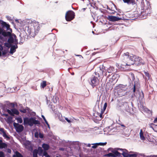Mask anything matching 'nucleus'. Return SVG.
Segmentation results:
<instances>
[{"label":"nucleus","mask_w":157,"mask_h":157,"mask_svg":"<svg viewBox=\"0 0 157 157\" xmlns=\"http://www.w3.org/2000/svg\"><path fill=\"white\" fill-rule=\"evenodd\" d=\"M43 155L45 157H50V155L48 154L47 152L46 151H44L43 153Z\"/></svg>","instance_id":"c756f323"},{"label":"nucleus","mask_w":157,"mask_h":157,"mask_svg":"<svg viewBox=\"0 0 157 157\" xmlns=\"http://www.w3.org/2000/svg\"><path fill=\"white\" fill-rule=\"evenodd\" d=\"M6 131L3 128H0V134L5 139H9L10 137L6 134Z\"/></svg>","instance_id":"9b49d317"},{"label":"nucleus","mask_w":157,"mask_h":157,"mask_svg":"<svg viewBox=\"0 0 157 157\" xmlns=\"http://www.w3.org/2000/svg\"><path fill=\"white\" fill-rule=\"evenodd\" d=\"M33 117L29 118L25 117L24 118V125H29L31 126H32Z\"/></svg>","instance_id":"6e6552de"},{"label":"nucleus","mask_w":157,"mask_h":157,"mask_svg":"<svg viewBox=\"0 0 157 157\" xmlns=\"http://www.w3.org/2000/svg\"><path fill=\"white\" fill-rule=\"evenodd\" d=\"M129 53L127 52L124 54L120 66L121 69L126 70L131 65L135 64L136 66H140L145 63L144 60L140 57L132 54L129 55Z\"/></svg>","instance_id":"f257e3e1"},{"label":"nucleus","mask_w":157,"mask_h":157,"mask_svg":"<svg viewBox=\"0 0 157 157\" xmlns=\"http://www.w3.org/2000/svg\"><path fill=\"white\" fill-rule=\"evenodd\" d=\"M70 62V64L72 65H75V58L72 57L70 59L68 60Z\"/></svg>","instance_id":"f3484780"},{"label":"nucleus","mask_w":157,"mask_h":157,"mask_svg":"<svg viewBox=\"0 0 157 157\" xmlns=\"http://www.w3.org/2000/svg\"><path fill=\"white\" fill-rule=\"evenodd\" d=\"M13 118L11 117H9L8 118L7 120L9 121H11L12 119Z\"/></svg>","instance_id":"c03bdc74"},{"label":"nucleus","mask_w":157,"mask_h":157,"mask_svg":"<svg viewBox=\"0 0 157 157\" xmlns=\"http://www.w3.org/2000/svg\"><path fill=\"white\" fill-rule=\"evenodd\" d=\"M15 40V42L17 44V43H18L17 40H16V39Z\"/></svg>","instance_id":"6e6d98bb"},{"label":"nucleus","mask_w":157,"mask_h":157,"mask_svg":"<svg viewBox=\"0 0 157 157\" xmlns=\"http://www.w3.org/2000/svg\"><path fill=\"white\" fill-rule=\"evenodd\" d=\"M75 55L76 56H79V58H83V57L81 55H76L75 54Z\"/></svg>","instance_id":"a18cd8bd"},{"label":"nucleus","mask_w":157,"mask_h":157,"mask_svg":"<svg viewBox=\"0 0 157 157\" xmlns=\"http://www.w3.org/2000/svg\"><path fill=\"white\" fill-rule=\"evenodd\" d=\"M17 48V46L16 47H15V45H13L11 47L10 53L11 54H13L14 52L16 51V49Z\"/></svg>","instance_id":"a211bd4d"},{"label":"nucleus","mask_w":157,"mask_h":157,"mask_svg":"<svg viewBox=\"0 0 157 157\" xmlns=\"http://www.w3.org/2000/svg\"><path fill=\"white\" fill-rule=\"evenodd\" d=\"M35 136L36 137H38V132H36L35 133Z\"/></svg>","instance_id":"09e8293b"},{"label":"nucleus","mask_w":157,"mask_h":157,"mask_svg":"<svg viewBox=\"0 0 157 157\" xmlns=\"http://www.w3.org/2000/svg\"><path fill=\"white\" fill-rule=\"evenodd\" d=\"M13 125L16 128V131L18 132H21L24 129V127L21 124H19L18 123L14 122L13 123Z\"/></svg>","instance_id":"0eeeda50"},{"label":"nucleus","mask_w":157,"mask_h":157,"mask_svg":"<svg viewBox=\"0 0 157 157\" xmlns=\"http://www.w3.org/2000/svg\"><path fill=\"white\" fill-rule=\"evenodd\" d=\"M145 74L146 76L149 77V74L148 73L145 72Z\"/></svg>","instance_id":"3c124183"},{"label":"nucleus","mask_w":157,"mask_h":157,"mask_svg":"<svg viewBox=\"0 0 157 157\" xmlns=\"http://www.w3.org/2000/svg\"><path fill=\"white\" fill-rule=\"evenodd\" d=\"M7 147V144L2 142V140H0V148H5Z\"/></svg>","instance_id":"dca6fc26"},{"label":"nucleus","mask_w":157,"mask_h":157,"mask_svg":"<svg viewBox=\"0 0 157 157\" xmlns=\"http://www.w3.org/2000/svg\"><path fill=\"white\" fill-rule=\"evenodd\" d=\"M38 150L36 149H34L33 151V157H37Z\"/></svg>","instance_id":"b1692460"},{"label":"nucleus","mask_w":157,"mask_h":157,"mask_svg":"<svg viewBox=\"0 0 157 157\" xmlns=\"http://www.w3.org/2000/svg\"><path fill=\"white\" fill-rule=\"evenodd\" d=\"M106 71L105 72V73H106L107 75V73H112L114 71L115 69L112 66H110L107 69H106ZM113 74V73H112V75Z\"/></svg>","instance_id":"4468645a"},{"label":"nucleus","mask_w":157,"mask_h":157,"mask_svg":"<svg viewBox=\"0 0 157 157\" xmlns=\"http://www.w3.org/2000/svg\"><path fill=\"white\" fill-rule=\"evenodd\" d=\"M11 32H6L3 29L0 27V34H2L4 37L9 36L7 41L9 44H11L14 42V39L11 36Z\"/></svg>","instance_id":"20e7f679"},{"label":"nucleus","mask_w":157,"mask_h":157,"mask_svg":"<svg viewBox=\"0 0 157 157\" xmlns=\"http://www.w3.org/2000/svg\"><path fill=\"white\" fill-rule=\"evenodd\" d=\"M118 150H122L123 149H120V148H118Z\"/></svg>","instance_id":"13d9d810"},{"label":"nucleus","mask_w":157,"mask_h":157,"mask_svg":"<svg viewBox=\"0 0 157 157\" xmlns=\"http://www.w3.org/2000/svg\"><path fill=\"white\" fill-rule=\"evenodd\" d=\"M106 70L105 69V67L103 65L100 66L97 69V71L95 72V74L98 77L100 76H105L107 78H109L110 76V74L107 75L106 73H105Z\"/></svg>","instance_id":"7ed1b4c3"},{"label":"nucleus","mask_w":157,"mask_h":157,"mask_svg":"<svg viewBox=\"0 0 157 157\" xmlns=\"http://www.w3.org/2000/svg\"><path fill=\"white\" fill-rule=\"evenodd\" d=\"M108 19L111 21H118L121 19V18L115 16H109Z\"/></svg>","instance_id":"f8f14e48"},{"label":"nucleus","mask_w":157,"mask_h":157,"mask_svg":"<svg viewBox=\"0 0 157 157\" xmlns=\"http://www.w3.org/2000/svg\"><path fill=\"white\" fill-rule=\"evenodd\" d=\"M0 157H5L3 152L2 151H0Z\"/></svg>","instance_id":"58836bf2"},{"label":"nucleus","mask_w":157,"mask_h":157,"mask_svg":"<svg viewBox=\"0 0 157 157\" xmlns=\"http://www.w3.org/2000/svg\"><path fill=\"white\" fill-rule=\"evenodd\" d=\"M42 117L43 118L44 121L45 123H47L48 121L46 120V118H45V117H44V116L43 115H42Z\"/></svg>","instance_id":"79ce46f5"},{"label":"nucleus","mask_w":157,"mask_h":157,"mask_svg":"<svg viewBox=\"0 0 157 157\" xmlns=\"http://www.w3.org/2000/svg\"><path fill=\"white\" fill-rule=\"evenodd\" d=\"M46 85V81H43L40 83V87L42 88H44Z\"/></svg>","instance_id":"5701e85b"},{"label":"nucleus","mask_w":157,"mask_h":157,"mask_svg":"<svg viewBox=\"0 0 157 157\" xmlns=\"http://www.w3.org/2000/svg\"><path fill=\"white\" fill-rule=\"evenodd\" d=\"M39 137L41 138H43L44 137V135L43 134L40 133L39 134Z\"/></svg>","instance_id":"a19ab883"},{"label":"nucleus","mask_w":157,"mask_h":157,"mask_svg":"<svg viewBox=\"0 0 157 157\" xmlns=\"http://www.w3.org/2000/svg\"><path fill=\"white\" fill-rule=\"evenodd\" d=\"M125 3H127L128 4H132L134 5L135 4V1L134 0H122Z\"/></svg>","instance_id":"2eb2a0df"},{"label":"nucleus","mask_w":157,"mask_h":157,"mask_svg":"<svg viewBox=\"0 0 157 157\" xmlns=\"http://www.w3.org/2000/svg\"><path fill=\"white\" fill-rule=\"evenodd\" d=\"M107 105V104L106 102L104 104L103 107V111H104L105 110Z\"/></svg>","instance_id":"e433bc0d"},{"label":"nucleus","mask_w":157,"mask_h":157,"mask_svg":"<svg viewBox=\"0 0 157 157\" xmlns=\"http://www.w3.org/2000/svg\"><path fill=\"white\" fill-rule=\"evenodd\" d=\"M42 147L44 150H47L48 149L49 147L48 145L44 144L42 145Z\"/></svg>","instance_id":"a878e982"},{"label":"nucleus","mask_w":157,"mask_h":157,"mask_svg":"<svg viewBox=\"0 0 157 157\" xmlns=\"http://www.w3.org/2000/svg\"><path fill=\"white\" fill-rule=\"evenodd\" d=\"M119 76V75L117 74L114 73L112 76V79L113 80H114L117 79L118 78Z\"/></svg>","instance_id":"393cba45"},{"label":"nucleus","mask_w":157,"mask_h":157,"mask_svg":"<svg viewBox=\"0 0 157 157\" xmlns=\"http://www.w3.org/2000/svg\"><path fill=\"white\" fill-rule=\"evenodd\" d=\"M8 52V50H4L3 51H2V55L3 56H4L6 55Z\"/></svg>","instance_id":"c9c22d12"},{"label":"nucleus","mask_w":157,"mask_h":157,"mask_svg":"<svg viewBox=\"0 0 157 157\" xmlns=\"http://www.w3.org/2000/svg\"><path fill=\"white\" fill-rule=\"evenodd\" d=\"M65 119L66 120V121H67L68 122V123H71V121L70 120H69V119H68V118H65Z\"/></svg>","instance_id":"49530a36"},{"label":"nucleus","mask_w":157,"mask_h":157,"mask_svg":"<svg viewBox=\"0 0 157 157\" xmlns=\"http://www.w3.org/2000/svg\"><path fill=\"white\" fill-rule=\"evenodd\" d=\"M121 126L122 127H125L124 125V124H121Z\"/></svg>","instance_id":"bf43d9fd"},{"label":"nucleus","mask_w":157,"mask_h":157,"mask_svg":"<svg viewBox=\"0 0 157 157\" xmlns=\"http://www.w3.org/2000/svg\"><path fill=\"white\" fill-rule=\"evenodd\" d=\"M1 21V24L2 25V26L3 28L6 27V29L8 31H9V32H12V29L10 28V26L8 24H7L6 22L4 21H3L0 20Z\"/></svg>","instance_id":"1a4fd4ad"},{"label":"nucleus","mask_w":157,"mask_h":157,"mask_svg":"<svg viewBox=\"0 0 157 157\" xmlns=\"http://www.w3.org/2000/svg\"><path fill=\"white\" fill-rule=\"evenodd\" d=\"M13 157H23V156L18 151H17L15 152V154H14Z\"/></svg>","instance_id":"aec40b11"},{"label":"nucleus","mask_w":157,"mask_h":157,"mask_svg":"<svg viewBox=\"0 0 157 157\" xmlns=\"http://www.w3.org/2000/svg\"><path fill=\"white\" fill-rule=\"evenodd\" d=\"M133 90V94L134 96H136L135 95V92L136 90V86L134 84L133 88H132Z\"/></svg>","instance_id":"473e14b6"},{"label":"nucleus","mask_w":157,"mask_h":157,"mask_svg":"<svg viewBox=\"0 0 157 157\" xmlns=\"http://www.w3.org/2000/svg\"><path fill=\"white\" fill-rule=\"evenodd\" d=\"M10 44L8 43H5V46L8 48H9L10 47L11 45Z\"/></svg>","instance_id":"ea45409f"},{"label":"nucleus","mask_w":157,"mask_h":157,"mask_svg":"<svg viewBox=\"0 0 157 157\" xmlns=\"http://www.w3.org/2000/svg\"><path fill=\"white\" fill-rule=\"evenodd\" d=\"M1 115H2V116H4L6 117H7L8 116V114L3 113V114H1Z\"/></svg>","instance_id":"37998d69"},{"label":"nucleus","mask_w":157,"mask_h":157,"mask_svg":"<svg viewBox=\"0 0 157 157\" xmlns=\"http://www.w3.org/2000/svg\"><path fill=\"white\" fill-rule=\"evenodd\" d=\"M11 111L12 112V113L13 114V116H14V114H16L17 115H18L19 112L16 109L13 108L11 109Z\"/></svg>","instance_id":"412c9836"},{"label":"nucleus","mask_w":157,"mask_h":157,"mask_svg":"<svg viewBox=\"0 0 157 157\" xmlns=\"http://www.w3.org/2000/svg\"><path fill=\"white\" fill-rule=\"evenodd\" d=\"M75 16V13L72 10H69L67 12L65 15V19L67 21H70L73 20Z\"/></svg>","instance_id":"39448f33"},{"label":"nucleus","mask_w":157,"mask_h":157,"mask_svg":"<svg viewBox=\"0 0 157 157\" xmlns=\"http://www.w3.org/2000/svg\"><path fill=\"white\" fill-rule=\"evenodd\" d=\"M102 113H101V114H100V117L101 118H102Z\"/></svg>","instance_id":"5fc2aeb1"},{"label":"nucleus","mask_w":157,"mask_h":157,"mask_svg":"<svg viewBox=\"0 0 157 157\" xmlns=\"http://www.w3.org/2000/svg\"><path fill=\"white\" fill-rule=\"evenodd\" d=\"M19 111L21 113H26L27 112L26 109H19Z\"/></svg>","instance_id":"7c9ffc66"},{"label":"nucleus","mask_w":157,"mask_h":157,"mask_svg":"<svg viewBox=\"0 0 157 157\" xmlns=\"http://www.w3.org/2000/svg\"><path fill=\"white\" fill-rule=\"evenodd\" d=\"M3 50V47L0 44V56H2V52L1 51H2Z\"/></svg>","instance_id":"4c0bfd02"},{"label":"nucleus","mask_w":157,"mask_h":157,"mask_svg":"<svg viewBox=\"0 0 157 157\" xmlns=\"http://www.w3.org/2000/svg\"><path fill=\"white\" fill-rule=\"evenodd\" d=\"M7 151L8 153H10L11 152V151L10 149H8Z\"/></svg>","instance_id":"603ef678"},{"label":"nucleus","mask_w":157,"mask_h":157,"mask_svg":"<svg viewBox=\"0 0 157 157\" xmlns=\"http://www.w3.org/2000/svg\"><path fill=\"white\" fill-rule=\"evenodd\" d=\"M118 15H119V14L117 13V15H118Z\"/></svg>","instance_id":"0e129e2a"},{"label":"nucleus","mask_w":157,"mask_h":157,"mask_svg":"<svg viewBox=\"0 0 157 157\" xmlns=\"http://www.w3.org/2000/svg\"><path fill=\"white\" fill-rule=\"evenodd\" d=\"M98 145V144H96L94 145L92 147L93 148H96L97 147V145Z\"/></svg>","instance_id":"de8ad7c7"},{"label":"nucleus","mask_w":157,"mask_h":157,"mask_svg":"<svg viewBox=\"0 0 157 157\" xmlns=\"http://www.w3.org/2000/svg\"><path fill=\"white\" fill-rule=\"evenodd\" d=\"M40 124V122L39 121L36 120L34 118H33V121H32V126L33 125V124Z\"/></svg>","instance_id":"6ab92c4d"},{"label":"nucleus","mask_w":157,"mask_h":157,"mask_svg":"<svg viewBox=\"0 0 157 157\" xmlns=\"http://www.w3.org/2000/svg\"><path fill=\"white\" fill-rule=\"evenodd\" d=\"M113 153H109L106 155L107 156L116 157L117 156H120L121 154L117 151H115L113 152Z\"/></svg>","instance_id":"9d476101"},{"label":"nucleus","mask_w":157,"mask_h":157,"mask_svg":"<svg viewBox=\"0 0 157 157\" xmlns=\"http://www.w3.org/2000/svg\"><path fill=\"white\" fill-rule=\"evenodd\" d=\"M40 29L39 25L37 23H33V27L30 29L29 36L32 37H34L39 31Z\"/></svg>","instance_id":"f03ea898"},{"label":"nucleus","mask_w":157,"mask_h":157,"mask_svg":"<svg viewBox=\"0 0 157 157\" xmlns=\"http://www.w3.org/2000/svg\"><path fill=\"white\" fill-rule=\"evenodd\" d=\"M119 87L123 89V88H125V89H126L127 88H125L127 87V85H119Z\"/></svg>","instance_id":"2f4dec72"},{"label":"nucleus","mask_w":157,"mask_h":157,"mask_svg":"<svg viewBox=\"0 0 157 157\" xmlns=\"http://www.w3.org/2000/svg\"><path fill=\"white\" fill-rule=\"evenodd\" d=\"M155 157H157V155H155Z\"/></svg>","instance_id":"680f3d73"},{"label":"nucleus","mask_w":157,"mask_h":157,"mask_svg":"<svg viewBox=\"0 0 157 157\" xmlns=\"http://www.w3.org/2000/svg\"><path fill=\"white\" fill-rule=\"evenodd\" d=\"M47 125L48 126V128H49L50 127V125H49V124L48 123V122H47V123H46Z\"/></svg>","instance_id":"864d4df0"},{"label":"nucleus","mask_w":157,"mask_h":157,"mask_svg":"<svg viewBox=\"0 0 157 157\" xmlns=\"http://www.w3.org/2000/svg\"><path fill=\"white\" fill-rule=\"evenodd\" d=\"M141 18H146L147 17V16H139Z\"/></svg>","instance_id":"8fccbe9b"},{"label":"nucleus","mask_w":157,"mask_h":157,"mask_svg":"<svg viewBox=\"0 0 157 157\" xmlns=\"http://www.w3.org/2000/svg\"><path fill=\"white\" fill-rule=\"evenodd\" d=\"M101 144H104V143H101Z\"/></svg>","instance_id":"e2e57ef3"},{"label":"nucleus","mask_w":157,"mask_h":157,"mask_svg":"<svg viewBox=\"0 0 157 157\" xmlns=\"http://www.w3.org/2000/svg\"><path fill=\"white\" fill-rule=\"evenodd\" d=\"M107 9L110 10L111 12H110V13L111 14H114L116 12L114 10H111L109 8H108Z\"/></svg>","instance_id":"72a5a7b5"},{"label":"nucleus","mask_w":157,"mask_h":157,"mask_svg":"<svg viewBox=\"0 0 157 157\" xmlns=\"http://www.w3.org/2000/svg\"><path fill=\"white\" fill-rule=\"evenodd\" d=\"M60 149L62 151H63V148H60Z\"/></svg>","instance_id":"052dcab7"},{"label":"nucleus","mask_w":157,"mask_h":157,"mask_svg":"<svg viewBox=\"0 0 157 157\" xmlns=\"http://www.w3.org/2000/svg\"><path fill=\"white\" fill-rule=\"evenodd\" d=\"M87 146L88 147H90V144H89L87 145Z\"/></svg>","instance_id":"4d7b16f0"},{"label":"nucleus","mask_w":157,"mask_h":157,"mask_svg":"<svg viewBox=\"0 0 157 157\" xmlns=\"http://www.w3.org/2000/svg\"><path fill=\"white\" fill-rule=\"evenodd\" d=\"M6 111L12 116H13V114L12 113V111L9 109H6Z\"/></svg>","instance_id":"f704fd0d"},{"label":"nucleus","mask_w":157,"mask_h":157,"mask_svg":"<svg viewBox=\"0 0 157 157\" xmlns=\"http://www.w3.org/2000/svg\"><path fill=\"white\" fill-rule=\"evenodd\" d=\"M16 120H17L18 123H21L23 121L21 117L17 118Z\"/></svg>","instance_id":"c85d7f7f"},{"label":"nucleus","mask_w":157,"mask_h":157,"mask_svg":"<svg viewBox=\"0 0 157 157\" xmlns=\"http://www.w3.org/2000/svg\"><path fill=\"white\" fill-rule=\"evenodd\" d=\"M122 154L124 157H135L136 156L135 154H130L124 151H123Z\"/></svg>","instance_id":"ddd939ff"},{"label":"nucleus","mask_w":157,"mask_h":157,"mask_svg":"<svg viewBox=\"0 0 157 157\" xmlns=\"http://www.w3.org/2000/svg\"><path fill=\"white\" fill-rule=\"evenodd\" d=\"M99 83V82L97 77H96L95 76L93 75L90 78V84L92 86L93 88L98 86Z\"/></svg>","instance_id":"423d86ee"},{"label":"nucleus","mask_w":157,"mask_h":157,"mask_svg":"<svg viewBox=\"0 0 157 157\" xmlns=\"http://www.w3.org/2000/svg\"><path fill=\"white\" fill-rule=\"evenodd\" d=\"M129 78L132 79V81H134L135 79V78L134 75L132 73H130L129 74Z\"/></svg>","instance_id":"bb28decb"},{"label":"nucleus","mask_w":157,"mask_h":157,"mask_svg":"<svg viewBox=\"0 0 157 157\" xmlns=\"http://www.w3.org/2000/svg\"><path fill=\"white\" fill-rule=\"evenodd\" d=\"M142 94L144 95V93L143 92H142Z\"/></svg>","instance_id":"338daca9"},{"label":"nucleus","mask_w":157,"mask_h":157,"mask_svg":"<svg viewBox=\"0 0 157 157\" xmlns=\"http://www.w3.org/2000/svg\"><path fill=\"white\" fill-rule=\"evenodd\" d=\"M41 151H42V149H41Z\"/></svg>","instance_id":"69168bd1"},{"label":"nucleus","mask_w":157,"mask_h":157,"mask_svg":"<svg viewBox=\"0 0 157 157\" xmlns=\"http://www.w3.org/2000/svg\"><path fill=\"white\" fill-rule=\"evenodd\" d=\"M140 139L142 140H144L145 138L143 135V132L142 129H141L140 133Z\"/></svg>","instance_id":"4be33fe9"},{"label":"nucleus","mask_w":157,"mask_h":157,"mask_svg":"<svg viewBox=\"0 0 157 157\" xmlns=\"http://www.w3.org/2000/svg\"><path fill=\"white\" fill-rule=\"evenodd\" d=\"M149 127L152 128L154 130V128L157 127V125L153 123H151L149 124Z\"/></svg>","instance_id":"cd10ccee"}]
</instances>
